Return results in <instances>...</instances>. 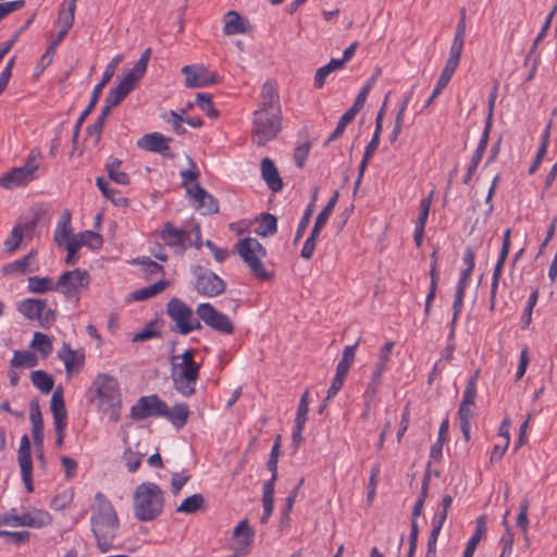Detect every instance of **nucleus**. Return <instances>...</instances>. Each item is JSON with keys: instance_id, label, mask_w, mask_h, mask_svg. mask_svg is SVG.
<instances>
[{"instance_id": "obj_1", "label": "nucleus", "mask_w": 557, "mask_h": 557, "mask_svg": "<svg viewBox=\"0 0 557 557\" xmlns=\"http://www.w3.org/2000/svg\"><path fill=\"white\" fill-rule=\"evenodd\" d=\"M90 523L99 549L102 553L108 552L113 546L120 520L111 502L101 492L95 494Z\"/></svg>"}, {"instance_id": "obj_2", "label": "nucleus", "mask_w": 557, "mask_h": 557, "mask_svg": "<svg viewBox=\"0 0 557 557\" xmlns=\"http://www.w3.org/2000/svg\"><path fill=\"white\" fill-rule=\"evenodd\" d=\"M175 342L172 343L170 376L174 389L183 397H191L200 376V364L195 361V349H186L182 355H174Z\"/></svg>"}, {"instance_id": "obj_3", "label": "nucleus", "mask_w": 557, "mask_h": 557, "mask_svg": "<svg viewBox=\"0 0 557 557\" xmlns=\"http://www.w3.org/2000/svg\"><path fill=\"white\" fill-rule=\"evenodd\" d=\"M164 497L161 487L153 482L140 483L133 495L134 516L138 521H152L163 509Z\"/></svg>"}, {"instance_id": "obj_4", "label": "nucleus", "mask_w": 557, "mask_h": 557, "mask_svg": "<svg viewBox=\"0 0 557 557\" xmlns=\"http://www.w3.org/2000/svg\"><path fill=\"white\" fill-rule=\"evenodd\" d=\"M235 247L255 277L261 281H269L273 277V273L268 271L262 262L267 256V249L258 239L245 237L239 239Z\"/></svg>"}, {"instance_id": "obj_5", "label": "nucleus", "mask_w": 557, "mask_h": 557, "mask_svg": "<svg viewBox=\"0 0 557 557\" xmlns=\"http://www.w3.org/2000/svg\"><path fill=\"white\" fill-rule=\"evenodd\" d=\"M252 115V140L258 146H264L282 131V112L257 109Z\"/></svg>"}, {"instance_id": "obj_6", "label": "nucleus", "mask_w": 557, "mask_h": 557, "mask_svg": "<svg viewBox=\"0 0 557 557\" xmlns=\"http://www.w3.org/2000/svg\"><path fill=\"white\" fill-rule=\"evenodd\" d=\"M165 312L174 323L171 326L173 332L187 335L193 331L202 329L201 322L194 317L193 309L177 297L168 301Z\"/></svg>"}, {"instance_id": "obj_7", "label": "nucleus", "mask_w": 557, "mask_h": 557, "mask_svg": "<svg viewBox=\"0 0 557 557\" xmlns=\"http://www.w3.org/2000/svg\"><path fill=\"white\" fill-rule=\"evenodd\" d=\"M98 397V407L103 411L121 407V393L115 377L109 374H98L92 382Z\"/></svg>"}, {"instance_id": "obj_8", "label": "nucleus", "mask_w": 557, "mask_h": 557, "mask_svg": "<svg viewBox=\"0 0 557 557\" xmlns=\"http://www.w3.org/2000/svg\"><path fill=\"white\" fill-rule=\"evenodd\" d=\"M89 283L90 275L86 270L65 271L55 283V292L63 294L67 300L78 301L81 293L88 288Z\"/></svg>"}, {"instance_id": "obj_9", "label": "nucleus", "mask_w": 557, "mask_h": 557, "mask_svg": "<svg viewBox=\"0 0 557 557\" xmlns=\"http://www.w3.org/2000/svg\"><path fill=\"white\" fill-rule=\"evenodd\" d=\"M479 371H476L467 382L466 389L462 395V400L458 408V419L460 422V430L466 442L470 441L471 419L474 416L475 398H476V380Z\"/></svg>"}, {"instance_id": "obj_10", "label": "nucleus", "mask_w": 557, "mask_h": 557, "mask_svg": "<svg viewBox=\"0 0 557 557\" xmlns=\"http://www.w3.org/2000/svg\"><path fill=\"white\" fill-rule=\"evenodd\" d=\"M195 277L194 287L197 293L206 297H215L223 294L226 289V283L213 271L202 265L191 268Z\"/></svg>"}, {"instance_id": "obj_11", "label": "nucleus", "mask_w": 557, "mask_h": 557, "mask_svg": "<svg viewBox=\"0 0 557 557\" xmlns=\"http://www.w3.org/2000/svg\"><path fill=\"white\" fill-rule=\"evenodd\" d=\"M121 60H122V57L121 55H116L106 66V70H104V72L102 74L101 81L94 87V90H92V94H91V97H90L88 106L81 113L79 117L77 119V121L75 123L74 131H73V143H76V140H77L78 136H79V132H81V127H82L83 123L85 122L87 116L91 113V111L94 110L95 106L99 101V98H100V96L102 94L103 88L111 81L112 76L114 75L115 69H116L117 64L121 62Z\"/></svg>"}, {"instance_id": "obj_12", "label": "nucleus", "mask_w": 557, "mask_h": 557, "mask_svg": "<svg viewBox=\"0 0 557 557\" xmlns=\"http://www.w3.org/2000/svg\"><path fill=\"white\" fill-rule=\"evenodd\" d=\"M196 313L198 320L202 321L210 329L227 335L234 333V325L231 319L226 314L218 311L211 304L202 302L198 305Z\"/></svg>"}, {"instance_id": "obj_13", "label": "nucleus", "mask_w": 557, "mask_h": 557, "mask_svg": "<svg viewBox=\"0 0 557 557\" xmlns=\"http://www.w3.org/2000/svg\"><path fill=\"white\" fill-rule=\"evenodd\" d=\"M166 403L157 394L141 396L131 408V417L134 420H145L150 417H162Z\"/></svg>"}, {"instance_id": "obj_14", "label": "nucleus", "mask_w": 557, "mask_h": 557, "mask_svg": "<svg viewBox=\"0 0 557 557\" xmlns=\"http://www.w3.org/2000/svg\"><path fill=\"white\" fill-rule=\"evenodd\" d=\"M161 240L172 250L183 255L191 247V237L187 231L175 227L171 222H165L159 233Z\"/></svg>"}, {"instance_id": "obj_15", "label": "nucleus", "mask_w": 557, "mask_h": 557, "mask_svg": "<svg viewBox=\"0 0 557 557\" xmlns=\"http://www.w3.org/2000/svg\"><path fill=\"white\" fill-rule=\"evenodd\" d=\"M182 73L185 75V86L187 88H200L218 84L221 81L216 73H211L202 64L185 65Z\"/></svg>"}, {"instance_id": "obj_16", "label": "nucleus", "mask_w": 557, "mask_h": 557, "mask_svg": "<svg viewBox=\"0 0 557 557\" xmlns=\"http://www.w3.org/2000/svg\"><path fill=\"white\" fill-rule=\"evenodd\" d=\"M510 234H511L510 228H507L504 233L502 248H500L498 259H497V262H496L494 271H493L492 284H491V296H490V301H491L492 308L494 307V304H495V297H496V293L498 289L499 280H500L502 273H503V268L506 263V260H507V257H508V253L510 250Z\"/></svg>"}, {"instance_id": "obj_17", "label": "nucleus", "mask_w": 557, "mask_h": 557, "mask_svg": "<svg viewBox=\"0 0 557 557\" xmlns=\"http://www.w3.org/2000/svg\"><path fill=\"white\" fill-rule=\"evenodd\" d=\"M172 138L165 137L160 133H150L144 135L137 141V146L146 151L158 152L165 157H171L169 143Z\"/></svg>"}, {"instance_id": "obj_18", "label": "nucleus", "mask_w": 557, "mask_h": 557, "mask_svg": "<svg viewBox=\"0 0 557 557\" xmlns=\"http://www.w3.org/2000/svg\"><path fill=\"white\" fill-rule=\"evenodd\" d=\"M138 81L131 76L128 73L120 81L117 86L110 89L106 97V102L113 107H117L138 85Z\"/></svg>"}, {"instance_id": "obj_19", "label": "nucleus", "mask_w": 557, "mask_h": 557, "mask_svg": "<svg viewBox=\"0 0 557 557\" xmlns=\"http://www.w3.org/2000/svg\"><path fill=\"white\" fill-rule=\"evenodd\" d=\"M190 195L198 203V208L205 209V214H214L219 212V201L199 184L193 188H187Z\"/></svg>"}, {"instance_id": "obj_20", "label": "nucleus", "mask_w": 557, "mask_h": 557, "mask_svg": "<svg viewBox=\"0 0 557 557\" xmlns=\"http://www.w3.org/2000/svg\"><path fill=\"white\" fill-rule=\"evenodd\" d=\"M259 109L273 110L277 113L282 112L280 96L274 82L268 81L263 84L260 94Z\"/></svg>"}, {"instance_id": "obj_21", "label": "nucleus", "mask_w": 557, "mask_h": 557, "mask_svg": "<svg viewBox=\"0 0 557 557\" xmlns=\"http://www.w3.org/2000/svg\"><path fill=\"white\" fill-rule=\"evenodd\" d=\"M29 419L32 422V435L34 444L37 448L42 449L44 446V421L38 400L30 401Z\"/></svg>"}, {"instance_id": "obj_22", "label": "nucleus", "mask_w": 557, "mask_h": 557, "mask_svg": "<svg viewBox=\"0 0 557 557\" xmlns=\"http://www.w3.org/2000/svg\"><path fill=\"white\" fill-rule=\"evenodd\" d=\"M261 176L268 187L273 193H278L283 188V182L280 176V173L277 171V168L275 166L274 162L265 157L261 160Z\"/></svg>"}, {"instance_id": "obj_23", "label": "nucleus", "mask_w": 557, "mask_h": 557, "mask_svg": "<svg viewBox=\"0 0 557 557\" xmlns=\"http://www.w3.org/2000/svg\"><path fill=\"white\" fill-rule=\"evenodd\" d=\"M34 180L22 166L14 168L0 176V186L7 189L25 186Z\"/></svg>"}, {"instance_id": "obj_24", "label": "nucleus", "mask_w": 557, "mask_h": 557, "mask_svg": "<svg viewBox=\"0 0 557 557\" xmlns=\"http://www.w3.org/2000/svg\"><path fill=\"white\" fill-rule=\"evenodd\" d=\"M47 308V300L39 298H27L17 305V310L29 320H38Z\"/></svg>"}, {"instance_id": "obj_25", "label": "nucleus", "mask_w": 557, "mask_h": 557, "mask_svg": "<svg viewBox=\"0 0 557 557\" xmlns=\"http://www.w3.org/2000/svg\"><path fill=\"white\" fill-rule=\"evenodd\" d=\"M50 409L52 413L53 425L66 424L67 412L65 409L62 387L54 389L50 401Z\"/></svg>"}, {"instance_id": "obj_26", "label": "nucleus", "mask_w": 557, "mask_h": 557, "mask_svg": "<svg viewBox=\"0 0 557 557\" xmlns=\"http://www.w3.org/2000/svg\"><path fill=\"white\" fill-rule=\"evenodd\" d=\"M190 414L189 408L186 404H175L173 407L166 405L163 418H165L176 429H182Z\"/></svg>"}, {"instance_id": "obj_27", "label": "nucleus", "mask_w": 557, "mask_h": 557, "mask_svg": "<svg viewBox=\"0 0 557 557\" xmlns=\"http://www.w3.org/2000/svg\"><path fill=\"white\" fill-rule=\"evenodd\" d=\"M58 356L64 362L67 373H71L77 367H82L85 361L84 354L73 350L67 343H63Z\"/></svg>"}, {"instance_id": "obj_28", "label": "nucleus", "mask_w": 557, "mask_h": 557, "mask_svg": "<svg viewBox=\"0 0 557 557\" xmlns=\"http://www.w3.org/2000/svg\"><path fill=\"white\" fill-rule=\"evenodd\" d=\"M37 252L35 250H30L23 258L15 260L14 262L8 263L3 267V274H13L20 273L24 274L27 272H35L38 268H30V264L35 261Z\"/></svg>"}, {"instance_id": "obj_29", "label": "nucleus", "mask_w": 557, "mask_h": 557, "mask_svg": "<svg viewBox=\"0 0 557 557\" xmlns=\"http://www.w3.org/2000/svg\"><path fill=\"white\" fill-rule=\"evenodd\" d=\"M52 518L49 512L36 509L21 515V527L39 529L50 524Z\"/></svg>"}, {"instance_id": "obj_30", "label": "nucleus", "mask_w": 557, "mask_h": 557, "mask_svg": "<svg viewBox=\"0 0 557 557\" xmlns=\"http://www.w3.org/2000/svg\"><path fill=\"white\" fill-rule=\"evenodd\" d=\"M486 531H487L486 517L480 516L475 521L474 533L468 541L462 557H472L473 556L478 544L480 543L481 539L486 533Z\"/></svg>"}, {"instance_id": "obj_31", "label": "nucleus", "mask_w": 557, "mask_h": 557, "mask_svg": "<svg viewBox=\"0 0 557 557\" xmlns=\"http://www.w3.org/2000/svg\"><path fill=\"white\" fill-rule=\"evenodd\" d=\"M247 32L240 14L236 11H228L225 14L223 33L227 36L245 34Z\"/></svg>"}, {"instance_id": "obj_32", "label": "nucleus", "mask_w": 557, "mask_h": 557, "mask_svg": "<svg viewBox=\"0 0 557 557\" xmlns=\"http://www.w3.org/2000/svg\"><path fill=\"white\" fill-rule=\"evenodd\" d=\"M206 509V500L202 494L197 493L186 497L176 508V512L194 515Z\"/></svg>"}, {"instance_id": "obj_33", "label": "nucleus", "mask_w": 557, "mask_h": 557, "mask_svg": "<svg viewBox=\"0 0 557 557\" xmlns=\"http://www.w3.org/2000/svg\"><path fill=\"white\" fill-rule=\"evenodd\" d=\"M460 57L454 55L449 53L448 59L446 60L445 66L442 70V73L437 79L436 87L442 88L443 90L448 86L451 77L454 76L459 62Z\"/></svg>"}, {"instance_id": "obj_34", "label": "nucleus", "mask_w": 557, "mask_h": 557, "mask_svg": "<svg viewBox=\"0 0 557 557\" xmlns=\"http://www.w3.org/2000/svg\"><path fill=\"white\" fill-rule=\"evenodd\" d=\"M75 0H64L58 14V23L64 30H70L75 18Z\"/></svg>"}, {"instance_id": "obj_35", "label": "nucleus", "mask_w": 557, "mask_h": 557, "mask_svg": "<svg viewBox=\"0 0 557 557\" xmlns=\"http://www.w3.org/2000/svg\"><path fill=\"white\" fill-rule=\"evenodd\" d=\"M35 226H36L35 220L27 222L23 227L20 225H15L13 227L9 238H7L4 242L5 249L8 251H14L15 249H17L22 242L24 231H26V232L33 231L35 228Z\"/></svg>"}, {"instance_id": "obj_36", "label": "nucleus", "mask_w": 557, "mask_h": 557, "mask_svg": "<svg viewBox=\"0 0 557 557\" xmlns=\"http://www.w3.org/2000/svg\"><path fill=\"white\" fill-rule=\"evenodd\" d=\"M71 237H75L72 235L71 213L69 210H64L54 232V240L61 245L63 240H67Z\"/></svg>"}, {"instance_id": "obj_37", "label": "nucleus", "mask_w": 557, "mask_h": 557, "mask_svg": "<svg viewBox=\"0 0 557 557\" xmlns=\"http://www.w3.org/2000/svg\"><path fill=\"white\" fill-rule=\"evenodd\" d=\"M37 364V356L29 350H15L10 361L12 368H35Z\"/></svg>"}, {"instance_id": "obj_38", "label": "nucleus", "mask_w": 557, "mask_h": 557, "mask_svg": "<svg viewBox=\"0 0 557 557\" xmlns=\"http://www.w3.org/2000/svg\"><path fill=\"white\" fill-rule=\"evenodd\" d=\"M97 186L103 196L110 199L115 206L126 207L128 205L127 198H125L120 191L110 188L109 183L103 177L97 178Z\"/></svg>"}, {"instance_id": "obj_39", "label": "nucleus", "mask_w": 557, "mask_h": 557, "mask_svg": "<svg viewBox=\"0 0 557 557\" xmlns=\"http://www.w3.org/2000/svg\"><path fill=\"white\" fill-rule=\"evenodd\" d=\"M27 289L33 294H44L49 290L55 292V285L52 284V278L49 276H29L27 278Z\"/></svg>"}, {"instance_id": "obj_40", "label": "nucleus", "mask_w": 557, "mask_h": 557, "mask_svg": "<svg viewBox=\"0 0 557 557\" xmlns=\"http://www.w3.org/2000/svg\"><path fill=\"white\" fill-rule=\"evenodd\" d=\"M338 191L336 190L333 196L329 199L326 206L321 210V212L318 214L312 230H315L318 232H321V230L325 226L327 223L329 218L331 216L336 202L338 200Z\"/></svg>"}, {"instance_id": "obj_41", "label": "nucleus", "mask_w": 557, "mask_h": 557, "mask_svg": "<svg viewBox=\"0 0 557 557\" xmlns=\"http://www.w3.org/2000/svg\"><path fill=\"white\" fill-rule=\"evenodd\" d=\"M466 29H467V23L466 21H458V24L456 26L454 39L449 49V53L460 57L462 54L465 40H466Z\"/></svg>"}, {"instance_id": "obj_42", "label": "nucleus", "mask_w": 557, "mask_h": 557, "mask_svg": "<svg viewBox=\"0 0 557 557\" xmlns=\"http://www.w3.org/2000/svg\"><path fill=\"white\" fill-rule=\"evenodd\" d=\"M32 383L41 393L48 394L53 388V379L47 372L42 370H35L30 373Z\"/></svg>"}, {"instance_id": "obj_43", "label": "nucleus", "mask_w": 557, "mask_h": 557, "mask_svg": "<svg viewBox=\"0 0 557 557\" xmlns=\"http://www.w3.org/2000/svg\"><path fill=\"white\" fill-rule=\"evenodd\" d=\"M277 232V220L275 215L271 213H262L260 223L256 228V233L260 236L267 237L272 236Z\"/></svg>"}, {"instance_id": "obj_44", "label": "nucleus", "mask_w": 557, "mask_h": 557, "mask_svg": "<svg viewBox=\"0 0 557 557\" xmlns=\"http://www.w3.org/2000/svg\"><path fill=\"white\" fill-rule=\"evenodd\" d=\"M121 160L114 158L110 162L106 164V169L108 172V176L110 180L114 181L117 184L121 185H128L129 184V176L127 173L120 170L121 168Z\"/></svg>"}, {"instance_id": "obj_45", "label": "nucleus", "mask_w": 557, "mask_h": 557, "mask_svg": "<svg viewBox=\"0 0 557 557\" xmlns=\"http://www.w3.org/2000/svg\"><path fill=\"white\" fill-rule=\"evenodd\" d=\"M168 285V281L161 280L152 285L135 290L132 294V298L137 301L146 300L163 292Z\"/></svg>"}, {"instance_id": "obj_46", "label": "nucleus", "mask_w": 557, "mask_h": 557, "mask_svg": "<svg viewBox=\"0 0 557 557\" xmlns=\"http://www.w3.org/2000/svg\"><path fill=\"white\" fill-rule=\"evenodd\" d=\"M358 344H359V339L355 344L346 346L344 348L343 357H342V359L339 360V362L337 363V367H336V372L337 373H341V374H344V375L348 374L349 368L351 367V364H352V362L355 360V352H356V349L358 347Z\"/></svg>"}, {"instance_id": "obj_47", "label": "nucleus", "mask_w": 557, "mask_h": 557, "mask_svg": "<svg viewBox=\"0 0 557 557\" xmlns=\"http://www.w3.org/2000/svg\"><path fill=\"white\" fill-rule=\"evenodd\" d=\"M158 323L159 321L157 319L149 321L141 331L135 333L132 341L144 342L151 338L161 337V332L157 329Z\"/></svg>"}, {"instance_id": "obj_48", "label": "nucleus", "mask_w": 557, "mask_h": 557, "mask_svg": "<svg viewBox=\"0 0 557 557\" xmlns=\"http://www.w3.org/2000/svg\"><path fill=\"white\" fill-rule=\"evenodd\" d=\"M233 535L240 537L243 546H249L253 543L255 531L249 528L247 519L242 520L234 529Z\"/></svg>"}, {"instance_id": "obj_49", "label": "nucleus", "mask_w": 557, "mask_h": 557, "mask_svg": "<svg viewBox=\"0 0 557 557\" xmlns=\"http://www.w3.org/2000/svg\"><path fill=\"white\" fill-rule=\"evenodd\" d=\"M196 104L211 119L219 116V111L215 109L212 102V96L210 94L198 92L196 95Z\"/></svg>"}, {"instance_id": "obj_50", "label": "nucleus", "mask_w": 557, "mask_h": 557, "mask_svg": "<svg viewBox=\"0 0 557 557\" xmlns=\"http://www.w3.org/2000/svg\"><path fill=\"white\" fill-rule=\"evenodd\" d=\"M150 55H151V49L147 48L140 55L139 60L135 63V65L129 71H127V73L139 82L144 77V75L147 71Z\"/></svg>"}, {"instance_id": "obj_51", "label": "nucleus", "mask_w": 557, "mask_h": 557, "mask_svg": "<svg viewBox=\"0 0 557 557\" xmlns=\"http://www.w3.org/2000/svg\"><path fill=\"white\" fill-rule=\"evenodd\" d=\"M32 347H35L42 357H47L52 351V342L44 333L36 332L30 343Z\"/></svg>"}, {"instance_id": "obj_52", "label": "nucleus", "mask_w": 557, "mask_h": 557, "mask_svg": "<svg viewBox=\"0 0 557 557\" xmlns=\"http://www.w3.org/2000/svg\"><path fill=\"white\" fill-rule=\"evenodd\" d=\"M17 461L20 467L33 465L30 442L27 434H24L21 437L20 448L17 451Z\"/></svg>"}, {"instance_id": "obj_53", "label": "nucleus", "mask_w": 557, "mask_h": 557, "mask_svg": "<svg viewBox=\"0 0 557 557\" xmlns=\"http://www.w3.org/2000/svg\"><path fill=\"white\" fill-rule=\"evenodd\" d=\"M393 348H394V342L388 341L385 343V345L380 350L379 359H377V362L375 364L373 372L383 375L384 371L386 370L387 363L389 361V357L392 355Z\"/></svg>"}, {"instance_id": "obj_54", "label": "nucleus", "mask_w": 557, "mask_h": 557, "mask_svg": "<svg viewBox=\"0 0 557 557\" xmlns=\"http://www.w3.org/2000/svg\"><path fill=\"white\" fill-rule=\"evenodd\" d=\"M0 537L13 545H21L29 541L30 532L0 530Z\"/></svg>"}, {"instance_id": "obj_55", "label": "nucleus", "mask_w": 557, "mask_h": 557, "mask_svg": "<svg viewBox=\"0 0 557 557\" xmlns=\"http://www.w3.org/2000/svg\"><path fill=\"white\" fill-rule=\"evenodd\" d=\"M78 243H82V246L90 247L91 249H98L101 247L103 240L101 235L95 233L92 231H85L81 233V238Z\"/></svg>"}, {"instance_id": "obj_56", "label": "nucleus", "mask_w": 557, "mask_h": 557, "mask_svg": "<svg viewBox=\"0 0 557 557\" xmlns=\"http://www.w3.org/2000/svg\"><path fill=\"white\" fill-rule=\"evenodd\" d=\"M319 236H320V232H318L315 230H311L309 237L306 239V242L302 246V249L300 252L301 258H304L306 260H309L312 258Z\"/></svg>"}, {"instance_id": "obj_57", "label": "nucleus", "mask_w": 557, "mask_h": 557, "mask_svg": "<svg viewBox=\"0 0 557 557\" xmlns=\"http://www.w3.org/2000/svg\"><path fill=\"white\" fill-rule=\"evenodd\" d=\"M313 211H314V203H313V201H310V203L307 206V209L305 210V213L298 224L295 239H294L295 243H297L302 237L304 233L306 232V230L310 223Z\"/></svg>"}, {"instance_id": "obj_58", "label": "nucleus", "mask_w": 557, "mask_h": 557, "mask_svg": "<svg viewBox=\"0 0 557 557\" xmlns=\"http://www.w3.org/2000/svg\"><path fill=\"white\" fill-rule=\"evenodd\" d=\"M381 381H382V375L373 372L371 375V381L368 384L367 389L363 393V396H362L363 401L373 403L374 397L377 393V389L381 385Z\"/></svg>"}, {"instance_id": "obj_59", "label": "nucleus", "mask_w": 557, "mask_h": 557, "mask_svg": "<svg viewBox=\"0 0 557 557\" xmlns=\"http://www.w3.org/2000/svg\"><path fill=\"white\" fill-rule=\"evenodd\" d=\"M123 461L127 470L132 473L136 472L141 463V455L134 453L127 448L123 454Z\"/></svg>"}, {"instance_id": "obj_60", "label": "nucleus", "mask_w": 557, "mask_h": 557, "mask_svg": "<svg viewBox=\"0 0 557 557\" xmlns=\"http://www.w3.org/2000/svg\"><path fill=\"white\" fill-rule=\"evenodd\" d=\"M42 156L39 150H32L22 168L32 176L35 177V172L39 169V163Z\"/></svg>"}, {"instance_id": "obj_61", "label": "nucleus", "mask_w": 557, "mask_h": 557, "mask_svg": "<svg viewBox=\"0 0 557 557\" xmlns=\"http://www.w3.org/2000/svg\"><path fill=\"white\" fill-rule=\"evenodd\" d=\"M263 512L271 516L274 508V488L270 484H263L262 487Z\"/></svg>"}, {"instance_id": "obj_62", "label": "nucleus", "mask_w": 557, "mask_h": 557, "mask_svg": "<svg viewBox=\"0 0 557 557\" xmlns=\"http://www.w3.org/2000/svg\"><path fill=\"white\" fill-rule=\"evenodd\" d=\"M529 506H530V503H529L528 498H523L519 505V512L517 516V527L520 528L523 532H527L528 527H529V518H528Z\"/></svg>"}, {"instance_id": "obj_63", "label": "nucleus", "mask_w": 557, "mask_h": 557, "mask_svg": "<svg viewBox=\"0 0 557 557\" xmlns=\"http://www.w3.org/2000/svg\"><path fill=\"white\" fill-rule=\"evenodd\" d=\"M164 121L172 125L174 132L177 135H184L186 133V128L183 126L184 117H178V113L174 110H171L166 115L163 116Z\"/></svg>"}, {"instance_id": "obj_64", "label": "nucleus", "mask_w": 557, "mask_h": 557, "mask_svg": "<svg viewBox=\"0 0 557 557\" xmlns=\"http://www.w3.org/2000/svg\"><path fill=\"white\" fill-rule=\"evenodd\" d=\"M310 143L307 141V143H304L302 145H299L295 148V151H294V162L295 164L301 169L304 168L307 159H308V156H309V151H310Z\"/></svg>"}]
</instances>
